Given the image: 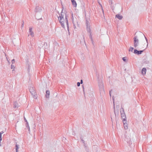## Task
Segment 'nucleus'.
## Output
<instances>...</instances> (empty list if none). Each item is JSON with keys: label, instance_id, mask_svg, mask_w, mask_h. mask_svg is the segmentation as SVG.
I'll return each mask as SVG.
<instances>
[{"label": "nucleus", "instance_id": "f257e3e1", "mask_svg": "<svg viewBox=\"0 0 152 152\" xmlns=\"http://www.w3.org/2000/svg\"><path fill=\"white\" fill-rule=\"evenodd\" d=\"M65 20H64V18H58V21L61 24V25L62 27L64 28L65 27L64 26V24L65 23H66L67 25V30L69 31V26L68 23V20L67 19V17L66 16V15L65 16Z\"/></svg>", "mask_w": 152, "mask_h": 152}, {"label": "nucleus", "instance_id": "f03ea898", "mask_svg": "<svg viewBox=\"0 0 152 152\" xmlns=\"http://www.w3.org/2000/svg\"><path fill=\"white\" fill-rule=\"evenodd\" d=\"M72 20L74 25V28H76V26H78L79 25L78 20L75 17H74L72 13Z\"/></svg>", "mask_w": 152, "mask_h": 152}, {"label": "nucleus", "instance_id": "7ed1b4c3", "mask_svg": "<svg viewBox=\"0 0 152 152\" xmlns=\"http://www.w3.org/2000/svg\"><path fill=\"white\" fill-rule=\"evenodd\" d=\"M98 86L99 87L100 94L103 93L104 92V86L102 81L101 80H99Z\"/></svg>", "mask_w": 152, "mask_h": 152}, {"label": "nucleus", "instance_id": "20e7f679", "mask_svg": "<svg viewBox=\"0 0 152 152\" xmlns=\"http://www.w3.org/2000/svg\"><path fill=\"white\" fill-rule=\"evenodd\" d=\"M29 91L31 93V95L34 98L36 99L37 98V94H36L35 91L33 88V87H30L29 89Z\"/></svg>", "mask_w": 152, "mask_h": 152}, {"label": "nucleus", "instance_id": "39448f33", "mask_svg": "<svg viewBox=\"0 0 152 152\" xmlns=\"http://www.w3.org/2000/svg\"><path fill=\"white\" fill-rule=\"evenodd\" d=\"M120 112L121 118L122 119L123 121H125V120H126V117L124 113V109L123 108H121L120 109Z\"/></svg>", "mask_w": 152, "mask_h": 152}, {"label": "nucleus", "instance_id": "423d86ee", "mask_svg": "<svg viewBox=\"0 0 152 152\" xmlns=\"http://www.w3.org/2000/svg\"><path fill=\"white\" fill-rule=\"evenodd\" d=\"M134 48H136L139 44V40L137 38V36H135L134 37Z\"/></svg>", "mask_w": 152, "mask_h": 152}, {"label": "nucleus", "instance_id": "0eeeda50", "mask_svg": "<svg viewBox=\"0 0 152 152\" xmlns=\"http://www.w3.org/2000/svg\"><path fill=\"white\" fill-rule=\"evenodd\" d=\"M145 48L143 50H138L136 49H135L134 50V54H137V55H140L142 54V53L145 50Z\"/></svg>", "mask_w": 152, "mask_h": 152}, {"label": "nucleus", "instance_id": "6e6552de", "mask_svg": "<svg viewBox=\"0 0 152 152\" xmlns=\"http://www.w3.org/2000/svg\"><path fill=\"white\" fill-rule=\"evenodd\" d=\"M42 10L41 7H39L38 6H36L35 10V12H40Z\"/></svg>", "mask_w": 152, "mask_h": 152}, {"label": "nucleus", "instance_id": "1a4fd4ad", "mask_svg": "<svg viewBox=\"0 0 152 152\" xmlns=\"http://www.w3.org/2000/svg\"><path fill=\"white\" fill-rule=\"evenodd\" d=\"M63 9H62L61 14H59V16L58 17V18H64V14L66 15V14L64 12H63Z\"/></svg>", "mask_w": 152, "mask_h": 152}, {"label": "nucleus", "instance_id": "9d476101", "mask_svg": "<svg viewBox=\"0 0 152 152\" xmlns=\"http://www.w3.org/2000/svg\"><path fill=\"white\" fill-rule=\"evenodd\" d=\"M32 28L30 27L29 29V34L32 37H33L34 36V32L32 31Z\"/></svg>", "mask_w": 152, "mask_h": 152}, {"label": "nucleus", "instance_id": "9b49d317", "mask_svg": "<svg viewBox=\"0 0 152 152\" xmlns=\"http://www.w3.org/2000/svg\"><path fill=\"white\" fill-rule=\"evenodd\" d=\"M123 122L124 124V129H128V124L126 123V120H125V121Z\"/></svg>", "mask_w": 152, "mask_h": 152}, {"label": "nucleus", "instance_id": "f8f14e48", "mask_svg": "<svg viewBox=\"0 0 152 152\" xmlns=\"http://www.w3.org/2000/svg\"><path fill=\"white\" fill-rule=\"evenodd\" d=\"M72 4L74 7H77V3L75 0H71Z\"/></svg>", "mask_w": 152, "mask_h": 152}, {"label": "nucleus", "instance_id": "ddd939ff", "mask_svg": "<svg viewBox=\"0 0 152 152\" xmlns=\"http://www.w3.org/2000/svg\"><path fill=\"white\" fill-rule=\"evenodd\" d=\"M19 106V105L17 102H15L14 103L13 107L14 108L17 109Z\"/></svg>", "mask_w": 152, "mask_h": 152}, {"label": "nucleus", "instance_id": "4468645a", "mask_svg": "<svg viewBox=\"0 0 152 152\" xmlns=\"http://www.w3.org/2000/svg\"><path fill=\"white\" fill-rule=\"evenodd\" d=\"M146 70L145 68H143L142 69V74L143 75L145 74L146 72Z\"/></svg>", "mask_w": 152, "mask_h": 152}, {"label": "nucleus", "instance_id": "2eb2a0df", "mask_svg": "<svg viewBox=\"0 0 152 152\" xmlns=\"http://www.w3.org/2000/svg\"><path fill=\"white\" fill-rule=\"evenodd\" d=\"M112 99H113V108H114V113H115V115H116L115 110V101H114V96H113V97H112Z\"/></svg>", "mask_w": 152, "mask_h": 152}, {"label": "nucleus", "instance_id": "dca6fc26", "mask_svg": "<svg viewBox=\"0 0 152 152\" xmlns=\"http://www.w3.org/2000/svg\"><path fill=\"white\" fill-rule=\"evenodd\" d=\"M116 17L119 20H121L123 18V17L122 15H116Z\"/></svg>", "mask_w": 152, "mask_h": 152}, {"label": "nucleus", "instance_id": "f3484780", "mask_svg": "<svg viewBox=\"0 0 152 152\" xmlns=\"http://www.w3.org/2000/svg\"><path fill=\"white\" fill-rule=\"evenodd\" d=\"M50 91L48 90H47L46 91V97L47 98H48L49 97V96L50 95Z\"/></svg>", "mask_w": 152, "mask_h": 152}, {"label": "nucleus", "instance_id": "a211bd4d", "mask_svg": "<svg viewBox=\"0 0 152 152\" xmlns=\"http://www.w3.org/2000/svg\"><path fill=\"white\" fill-rule=\"evenodd\" d=\"M15 148H16V152H18V149L19 148V145L17 144H16L15 146Z\"/></svg>", "mask_w": 152, "mask_h": 152}, {"label": "nucleus", "instance_id": "6ab92c4d", "mask_svg": "<svg viewBox=\"0 0 152 152\" xmlns=\"http://www.w3.org/2000/svg\"><path fill=\"white\" fill-rule=\"evenodd\" d=\"M87 31L89 33H91V30L90 28V26L87 27Z\"/></svg>", "mask_w": 152, "mask_h": 152}, {"label": "nucleus", "instance_id": "aec40b11", "mask_svg": "<svg viewBox=\"0 0 152 152\" xmlns=\"http://www.w3.org/2000/svg\"><path fill=\"white\" fill-rule=\"evenodd\" d=\"M145 36V39L146 40V42L147 43V45L146 47L145 48V49H146L148 48V40L147 39V38L145 36Z\"/></svg>", "mask_w": 152, "mask_h": 152}, {"label": "nucleus", "instance_id": "412c9836", "mask_svg": "<svg viewBox=\"0 0 152 152\" xmlns=\"http://www.w3.org/2000/svg\"><path fill=\"white\" fill-rule=\"evenodd\" d=\"M134 49V48L132 47H130L129 50V51L132 52L133 50Z\"/></svg>", "mask_w": 152, "mask_h": 152}, {"label": "nucleus", "instance_id": "4be33fe9", "mask_svg": "<svg viewBox=\"0 0 152 152\" xmlns=\"http://www.w3.org/2000/svg\"><path fill=\"white\" fill-rule=\"evenodd\" d=\"M15 68V65L13 64H12L11 65V69H13V70H14Z\"/></svg>", "mask_w": 152, "mask_h": 152}, {"label": "nucleus", "instance_id": "5701e85b", "mask_svg": "<svg viewBox=\"0 0 152 152\" xmlns=\"http://www.w3.org/2000/svg\"><path fill=\"white\" fill-rule=\"evenodd\" d=\"M99 5L101 6V9L102 10V12H103V14H104V10H103V7H102V4L100 3H99Z\"/></svg>", "mask_w": 152, "mask_h": 152}, {"label": "nucleus", "instance_id": "b1692460", "mask_svg": "<svg viewBox=\"0 0 152 152\" xmlns=\"http://www.w3.org/2000/svg\"><path fill=\"white\" fill-rule=\"evenodd\" d=\"M26 126L28 128V130L29 131V130H30V128H29V126L28 122H27L26 123Z\"/></svg>", "mask_w": 152, "mask_h": 152}, {"label": "nucleus", "instance_id": "393cba45", "mask_svg": "<svg viewBox=\"0 0 152 152\" xmlns=\"http://www.w3.org/2000/svg\"><path fill=\"white\" fill-rule=\"evenodd\" d=\"M86 27H88L89 26V25L88 24L89 22L87 20H86Z\"/></svg>", "mask_w": 152, "mask_h": 152}, {"label": "nucleus", "instance_id": "a878e982", "mask_svg": "<svg viewBox=\"0 0 152 152\" xmlns=\"http://www.w3.org/2000/svg\"><path fill=\"white\" fill-rule=\"evenodd\" d=\"M80 139L83 142V143H84V146H85V141L83 139L82 137H80Z\"/></svg>", "mask_w": 152, "mask_h": 152}, {"label": "nucleus", "instance_id": "bb28decb", "mask_svg": "<svg viewBox=\"0 0 152 152\" xmlns=\"http://www.w3.org/2000/svg\"><path fill=\"white\" fill-rule=\"evenodd\" d=\"M89 37L91 39V40H92V36H91V33H90V34L89 35Z\"/></svg>", "mask_w": 152, "mask_h": 152}, {"label": "nucleus", "instance_id": "cd10ccee", "mask_svg": "<svg viewBox=\"0 0 152 152\" xmlns=\"http://www.w3.org/2000/svg\"><path fill=\"white\" fill-rule=\"evenodd\" d=\"M12 64H14L15 63V60L14 59H13L12 60Z\"/></svg>", "mask_w": 152, "mask_h": 152}, {"label": "nucleus", "instance_id": "c85d7f7f", "mask_svg": "<svg viewBox=\"0 0 152 152\" xmlns=\"http://www.w3.org/2000/svg\"><path fill=\"white\" fill-rule=\"evenodd\" d=\"M24 21H23V23H22V25H21V28H23V26H24Z\"/></svg>", "mask_w": 152, "mask_h": 152}, {"label": "nucleus", "instance_id": "c756f323", "mask_svg": "<svg viewBox=\"0 0 152 152\" xmlns=\"http://www.w3.org/2000/svg\"><path fill=\"white\" fill-rule=\"evenodd\" d=\"M126 57H123V58H122V59L123 60V61H126Z\"/></svg>", "mask_w": 152, "mask_h": 152}, {"label": "nucleus", "instance_id": "7c9ffc66", "mask_svg": "<svg viewBox=\"0 0 152 152\" xmlns=\"http://www.w3.org/2000/svg\"><path fill=\"white\" fill-rule=\"evenodd\" d=\"M80 83L79 82H78L77 83V86H79L80 85Z\"/></svg>", "mask_w": 152, "mask_h": 152}, {"label": "nucleus", "instance_id": "2f4dec72", "mask_svg": "<svg viewBox=\"0 0 152 152\" xmlns=\"http://www.w3.org/2000/svg\"><path fill=\"white\" fill-rule=\"evenodd\" d=\"M109 2L110 3H111V4L112 3V0H109Z\"/></svg>", "mask_w": 152, "mask_h": 152}, {"label": "nucleus", "instance_id": "473e14b6", "mask_svg": "<svg viewBox=\"0 0 152 152\" xmlns=\"http://www.w3.org/2000/svg\"><path fill=\"white\" fill-rule=\"evenodd\" d=\"M24 120L26 122V123H27V122H27V121L26 119V118H25V117H24Z\"/></svg>", "mask_w": 152, "mask_h": 152}, {"label": "nucleus", "instance_id": "72a5a7b5", "mask_svg": "<svg viewBox=\"0 0 152 152\" xmlns=\"http://www.w3.org/2000/svg\"><path fill=\"white\" fill-rule=\"evenodd\" d=\"M4 133V132L3 131H2L1 132H0V134L1 135V134H3Z\"/></svg>", "mask_w": 152, "mask_h": 152}, {"label": "nucleus", "instance_id": "f704fd0d", "mask_svg": "<svg viewBox=\"0 0 152 152\" xmlns=\"http://www.w3.org/2000/svg\"><path fill=\"white\" fill-rule=\"evenodd\" d=\"M1 136L2 135L0 134V140H2V138H1Z\"/></svg>", "mask_w": 152, "mask_h": 152}, {"label": "nucleus", "instance_id": "c9c22d12", "mask_svg": "<svg viewBox=\"0 0 152 152\" xmlns=\"http://www.w3.org/2000/svg\"><path fill=\"white\" fill-rule=\"evenodd\" d=\"M80 84H82L83 83V80H80Z\"/></svg>", "mask_w": 152, "mask_h": 152}, {"label": "nucleus", "instance_id": "e433bc0d", "mask_svg": "<svg viewBox=\"0 0 152 152\" xmlns=\"http://www.w3.org/2000/svg\"><path fill=\"white\" fill-rule=\"evenodd\" d=\"M144 45H142V48H141V49H143V48H144Z\"/></svg>", "mask_w": 152, "mask_h": 152}, {"label": "nucleus", "instance_id": "4c0bfd02", "mask_svg": "<svg viewBox=\"0 0 152 152\" xmlns=\"http://www.w3.org/2000/svg\"><path fill=\"white\" fill-rule=\"evenodd\" d=\"M127 142L128 143H130L131 142V140H129V141H127Z\"/></svg>", "mask_w": 152, "mask_h": 152}, {"label": "nucleus", "instance_id": "58836bf2", "mask_svg": "<svg viewBox=\"0 0 152 152\" xmlns=\"http://www.w3.org/2000/svg\"><path fill=\"white\" fill-rule=\"evenodd\" d=\"M109 93H110V96H111V91H110V92H109Z\"/></svg>", "mask_w": 152, "mask_h": 152}, {"label": "nucleus", "instance_id": "ea45409f", "mask_svg": "<svg viewBox=\"0 0 152 152\" xmlns=\"http://www.w3.org/2000/svg\"><path fill=\"white\" fill-rule=\"evenodd\" d=\"M82 87H83V91H84V87H83V86H82Z\"/></svg>", "mask_w": 152, "mask_h": 152}, {"label": "nucleus", "instance_id": "a19ab883", "mask_svg": "<svg viewBox=\"0 0 152 152\" xmlns=\"http://www.w3.org/2000/svg\"><path fill=\"white\" fill-rule=\"evenodd\" d=\"M1 146V142H0V146Z\"/></svg>", "mask_w": 152, "mask_h": 152}, {"label": "nucleus", "instance_id": "79ce46f5", "mask_svg": "<svg viewBox=\"0 0 152 152\" xmlns=\"http://www.w3.org/2000/svg\"><path fill=\"white\" fill-rule=\"evenodd\" d=\"M1 140H0V142H1Z\"/></svg>", "mask_w": 152, "mask_h": 152}]
</instances>
